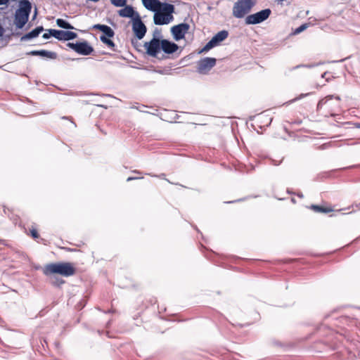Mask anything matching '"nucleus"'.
I'll list each match as a JSON object with an SVG mask.
<instances>
[{
	"label": "nucleus",
	"instance_id": "nucleus-1",
	"mask_svg": "<svg viewBox=\"0 0 360 360\" xmlns=\"http://www.w3.org/2000/svg\"><path fill=\"white\" fill-rule=\"evenodd\" d=\"M153 21L157 25H167L174 20V6L165 3L157 11H154Z\"/></svg>",
	"mask_w": 360,
	"mask_h": 360
},
{
	"label": "nucleus",
	"instance_id": "nucleus-2",
	"mask_svg": "<svg viewBox=\"0 0 360 360\" xmlns=\"http://www.w3.org/2000/svg\"><path fill=\"white\" fill-rule=\"evenodd\" d=\"M32 10L29 0H20L19 8L15 11L14 22L17 28L22 29L27 22Z\"/></svg>",
	"mask_w": 360,
	"mask_h": 360
},
{
	"label": "nucleus",
	"instance_id": "nucleus-3",
	"mask_svg": "<svg viewBox=\"0 0 360 360\" xmlns=\"http://www.w3.org/2000/svg\"><path fill=\"white\" fill-rule=\"evenodd\" d=\"M75 273V267L69 262L52 263L47 264L44 269V274L45 275L58 274L68 277L74 275Z\"/></svg>",
	"mask_w": 360,
	"mask_h": 360
},
{
	"label": "nucleus",
	"instance_id": "nucleus-4",
	"mask_svg": "<svg viewBox=\"0 0 360 360\" xmlns=\"http://www.w3.org/2000/svg\"><path fill=\"white\" fill-rule=\"evenodd\" d=\"M340 101L339 96H335L334 99L333 96H328L319 101L317 110L321 111L323 108L326 114L335 116L340 110Z\"/></svg>",
	"mask_w": 360,
	"mask_h": 360
},
{
	"label": "nucleus",
	"instance_id": "nucleus-5",
	"mask_svg": "<svg viewBox=\"0 0 360 360\" xmlns=\"http://www.w3.org/2000/svg\"><path fill=\"white\" fill-rule=\"evenodd\" d=\"M257 0H237L234 3L232 14L236 18H243L255 6Z\"/></svg>",
	"mask_w": 360,
	"mask_h": 360
},
{
	"label": "nucleus",
	"instance_id": "nucleus-6",
	"mask_svg": "<svg viewBox=\"0 0 360 360\" xmlns=\"http://www.w3.org/2000/svg\"><path fill=\"white\" fill-rule=\"evenodd\" d=\"M271 14V10L270 8H266L257 12L253 14H250L245 18V22L246 25H257L259 24L266 19L269 18Z\"/></svg>",
	"mask_w": 360,
	"mask_h": 360
},
{
	"label": "nucleus",
	"instance_id": "nucleus-7",
	"mask_svg": "<svg viewBox=\"0 0 360 360\" xmlns=\"http://www.w3.org/2000/svg\"><path fill=\"white\" fill-rule=\"evenodd\" d=\"M229 36V32L226 30H221L217 33L203 47L200 52L208 51L211 49L219 45L221 41L225 40Z\"/></svg>",
	"mask_w": 360,
	"mask_h": 360
},
{
	"label": "nucleus",
	"instance_id": "nucleus-8",
	"mask_svg": "<svg viewBox=\"0 0 360 360\" xmlns=\"http://www.w3.org/2000/svg\"><path fill=\"white\" fill-rule=\"evenodd\" d=\"M217 60L214 58L206 57L198 62L197 71L200 74H207L216 65Z\"/></svg>",
	"mask_w": 360,
	"mask_h": 360
},
{
	"label": "nucleus",
	"instance_id": "nucleus-9",
	"mask_svg": "<svg viewBox=\"0 0 360 360\" xmlns=\"http://www.w3.org/2000/svg\"><path fill=\"white\" fill-rule=\"evenodd\" d=\"M132 30L139 39H142L146 35L147 28L140 15L136 16L132 21Z\"/></svg>",
	"mask_w": 360,
	"mask_h": 360
},
{
	"label": "nucleus",
	"instance_id": "nucleus-10",
	"mask_svg": "<svg viewBox=\"0 0 360 360\" xmlns=\"http://www.w3.org/2000/svg\"><path fill=\"white\" fill-rule=\"evenodd\" d=\"M146 53L153 57H156L161 50V40L153 38L150 41L144 43Z\"/></svg>",
	"mask_w": 360,
	"mask_h": 360
},
{
	"label": "nucleus",
	"instance_id": "nucleus-11",
	"mask_svg": "<svg viewBox=\"0 0 360 360\" xmlns=\"http://www.w3.org/2000/svg\"><path fill=\"white\" fill-rule=\"evenodd\" d=\"M190 28V25L188 23L182 22L179 25H174L171 28V32L173 35L174 39L176 41H179L184 38L185 34L187 33Z\"/></svg>",
	"mask_w": 360,
	"mask_h": 360
},
{
	"label": "nucleus",
	"instance_id": "nucleus-12",
	"mask_svg": "<svg viewBox=\"0 0 360 360\" xmlns=\"http://www.w3.org/2000/svg\"><path fill=\"white\" fill-rule=\"evenodd\" d=\"M51 34L54 38L63 41L72 40L77 37V33L68 30H51Z\"/></svg>",
	"mask_w": 360,
	"mask_h": 360
},
{
	"label": "nucleus",
	"instance_id": "nucleus-13",
	"mask_svg": "<svg viewBox=\"0 0 360 360\" xmlns=\"http://www.w3.org/2000/svg\"><path fill=\"white\" fill-rule=\"evenodd\" d=\"M118 14L122 18H130L132 21L136 16L140 15L137 11H134V7L129 5H125L124 8L119 10Z\"/></svg>",
	"mask_w": 360,
	"mask_h": 360
},
{
	"label": "nucleus",
	"instance_id": "nucleus-14",
	"mask_svg": "<svg viewBox=\"0 0 360 360\" xmlns=\"http://www.w3.org/2000/svg\"><path fill=\"white\" fill-rule=\"evenodd\" d=\"M179 49V46L167 39L161 40V50L165 53L172 54L176 52Z\"/></svg>",
	"mask_w": 360,
	"mask_h": 360
},
{
	"label": "nucleus",
	"instance_id": "nucleus-15",
	"mask_svg": "<svg viewBox=\"0 0 360 360\" xmlns=\"http://www.w3.org/2000/svg\"><path fill=\"white\" fill-rule=\"evenodd\" d=\"M94 51L93 47L89 44L84 41L82 42H77L76 52L80 55L89 56Z\"/></svg>",
	"mask_w": 360,
	"mask_h": 360
},
{
	"label": "nucleus",
	"instance_id": "nucleus-16",
	"mask_svg": "<svg viewBox=\"0 0 360 360\" xmlns=\"http://www.w3.org/2000/svg\"><path fill=\"white\" fill-rule=\"evenodd\" d=\"M142 3L146 9L153 12L157 11L165 4L160 0H142Z\"/></svg>",
	"mask_w": 360,
	"mask_h": 360
},
{
	"label": "nucleus",
	"instance_id": "nucleus-17",
	"mask_svg": "<svg viewBox=\"0 0 360 360\" xmlns=\"http://www.w3.org/2000/svg\"><path fill=\"white\" fill-rule=\"evenodd\" d=\"M27 54L31 56H38L50 59H56L57 58V53L56 52L46 50L32 51L27 53Z\"/></svg>",
	"mask_w": 360,
	"mask_h": 360
},
{
	"label": "nucleus",
	"instance_id": "nucleus-18",
	"mask_svg": "<svg viewBox=\"0 0 360 360\" xmlns=\"http://www.w3.org/2000/svg\"><path fill=\"white\" fill-rule=\"evenodd\" d=\"M43 31H44V27L42 26L37 27L35 29L32 30L31 32L23 35L20 38V41H27V40L36 38Z\"/></svg>",
	"mask_w": 360,
	"mask_h": 360
},
{
	"label": "nucleus",
	"instance_id": "nucleus-19",
	"mask_svg": "<svg viewBox=\"0 0 360 360\" xmlns=\"http://www.w3.org/2000/svg\"><path fill=\"white\" fill-rule=\"evenodd\" d=\"M56 24L58 27L66 29V30H73L75 27L70 24L68 21L63 19L58 18L56 20Z\"/></svg>",
	"mask_w": 360,
	"mask_h": 360
},
{
	"label": "nucleus",
	"instance_id": "nucleus-20",
	"mask_svg": "<svg viewBox=\"0 0 360 360\" xmlns=\"http://www.w3.org/2000/svg\"><path fill=\"white\" fill-rule=\"evenodd\" d=\"M311 209L313 210L316 212H323V213H328V212L333 211V210L332 208L323 207L316 205H311Z\"/></svg>",
	"mask_w": 360,
	"mask_h": 360
},
{
	"label": "nucleus",
	"instance_id": "nucleus-21",
	"mask_svg": "<svg viewBox=\"0 0 360 360\" xmlns=\"http://www.w3.org/2000/svg\"><path fill=\"white\" fill-rule=\"evenodd\" d=\"M100 40L105 44H106L108 46L111 48L112 50H115L114 48L115 46V43L108 37H106L104 35H101L100 37Z\"/></svg>",
	"mask_w": 360,
	"mask_h": 360
},
{
	"label": "nucleus",
	"instance_id": "nucleus-22",
	"mask_svg": "<svg viewBox=\"0 0 360 360\" xmlns=\"http://www.w3.org/2000/svg\"><path fill=\"white\" fill-rule=\"evenodd\" d=\"M103 28V30L101 32L104 34V36H105L106 37L110 38L115 35V32L109 26L105 25L104 27Z\"/></svg>",
	"mask_w": 360,
	"mask_h": 360
},
{
	"label": "nucleus",
	"instance_id": "nucleus-23",
	"mask_svg": "<svg viewBox=\"0 0 360 360\" xmlns=\"http://www.w3.org/2000/svg\"><path fill=\"white\" fill-rule=\"evenodd\" d=\"M307 27H308V24H307V23L301 25L300 27H297L296 29H295L293 30L292 34L296 35V34L301 33L302 32L305 30L307 28Z\"/></svg>",
	"mask_w": 360,
	"mask_h": 360
},
{
	"label": "nucleus",
	"instance_id": "nucleus-24",
	"mask_svg": "<svg viewBox=\"0 0 360 360\" xmlns=\"http://www.w3.org/2000/svg\"><path fill=\"white\" fill-rule=\"evenodd\" d=\"M111 4L117 7H122L127 4V0H110Z\"/></svg>",
	"mask_w": 360,
	"mask_h": 360
},
{
	"label": "nucleus",
	"instance_id": "nucleus-25",
	"mask_svg": "<svg viewBox=\"0 0 360 360\" xmlns=\"http://www.w3.org/2000/svg\"><path fill=\"white\" fill-rule=\"evenodd\" d=\"M153 38L160 39V37L161 36L160 30L158 28H155L153 31Z\"/></svg>",
	"mask_w": 360,
	"mask_h": 360
},
{
	"label": "nucleus",
	"instance_id": "nucleus-26",
	"mask_svg": "<svg viewBox=\"0 0 360 360\" xmlns=\"http://www.w3.org/2000/svg\"><path fill=\"white\" fill-rule=\"evenodd\" d=\"M30 233H31V236L34 239L38 238L39 237V235L37 231L34 229H32V230H30Z\"/></svg>",
	"mask_w": 360,
	"mask_h": 360
},
{
	"label": "nucleus",
	"instance_id": "nucleus-27",
	"mask_svg": "<svg viewBox=\"0 0 360 360\" xmlns=\"http://www.w3.org/2000/svg\"><path fill=\"white\" fill-rule=\"evenodd\" d=\"M67 46H68L69 48L72 49V50H74L76 52L77 46V43L69 42V43L67 44Z\"/></svg>",
	"mask_w": 360,
	"mask_h": 360
},
{
	"label": "nucleus",
	"instance_id": "nucleus-28",
	"mask_svg": "<svg viewBox=\"0 0 360 360\" xmlns=\"http://www.w3.org/2000/svg\"><path fill=\"white\" fill-rule=\"evenodd\" d=\"M105 25L96 24L94 25V28L96 30H99L100 31H103Z\"/></svg>",
	"mask_w": 360,
	"mask_h": 360
},
{
	"label": "nucleus",
	"instance_id": "nucleus-29",
	"mask_svg": "<svg viewBox=\"0 0 360 360\" xmlns=\"http://www.w3.org/2000/svg\"><path fill=\"white\" fill-rule=\"evenodd\" d=\"M51 29H49L48 31H49V33H44L43 35H42V37L45 39H48L50 38L51 36H52V34H51Z\"/></svg>",
	"mask_w": 360,
	"mask_h": 360
},
{
	"label": "nucleus",
	"instance_id": "nucleus-30",
	"mask_svg": "<svg viewBox=\"0 0 360 360\" xmlns=\"http://www.w3.org/2000/svg\"><path fill=\"white\" fill-rule=\"evenodd\" d=\"M316 65H297V66L295 67L294 69L298 68L300 67L313 68V67H315Z\"/></svg>",
	"mask_w": 360,
	"mask_h": 360
},
{
	"label": "nucleus",
	"instance_id": "nucleus-31",
	"mask_svg": "<svg viewBox=\"0 0 360 360\" xmlns=\"http://www.w3.org/2000/svg\"><path fill=\"white\" fill-rule=\"evenodd\" d=\"M5 32V30L3 26L0 24V37H2Z\"/></svg>",
	"mask_w": 360,
	"mask_h": 360
},
{
	"label": "nucleus",
	"instance_id": "nucleus-32",
	"mask_svg": "<svg viewBox=\"0 0 360 360\" xmlns=\"http://www.w3.org/2000/svg\"><path fill=\"white\" fill-rule=\"evenodd\" d=\"M10 0H0V5H6Z\"/></svg>",
	"mask_w": 360,
	"mask_h": 360
},
{
	"label": "nucleus",
	"instance_id": "nucleus-33",
	"mask_svg": "<svg viewBox=\"0 0 360 360\" xmlns=\"http://www.w3.org/2000/svg\"><path fill=\"white\" fill-rule=\"evenodd\" d=\"M307 95H308V94H301V95L299 96V98H297L294 99L293 101H297V100H298V99H300V98H304V96H306Z\"/></svg>",
	"mask_w": 360,
	"mask_h": 360
},
{
	"label": "nucleus",
	"instance_id": "nucleus-34",
	"mask_svg": "<svg viewBox=\"0 0 360 360\" xmlns=\"http://www.w3.org/2000/svg\"><path fill=\"white\" fill-rule=\"evenodd\" d=\"M136 178H134V176H129L127 179V181H132V180H135Z\"/></svg>",
	"mask_w": 360,
	"mask_h": 360
},
{
	"label": "nucleus",
	"instance_id": "nucleus-35",
	"mask_svg": "<svg viewBox=\"0 0 360 360\" xmlns=\"http://www.w3.org/2000/svg\"><path fill=\"white\" fill-rule=\"evenodd\" d=\"M258 118H259V120H263V119H264V118L267 119V117H266V116H264V115H260V116H259V117H258Z\"/></svg>",
	"mask_w": 360,
	"mask_h": 360
},
{
	"label": "nucleus",
	"instance_id": "nucleus-36",
	"mask_svg": "<svg viewBox=\"0 0 360 360\" xmlns=\"http://www.w3.org/2000/svg\"><path fill=\"white\" fill-rule=\"evenodd\" d=\"M281 162V161H279L278 162H276V161L274 160V164L275 165H280Z\"/></svg>",
	"mask_w": 360,
	"mask_h": 360
},
{
	"label": "nucleus",
	"instance_id": "nucleus-37",
	"mask_svg": "<svg viewBox=\"0 0 360 360\" xmlns=\"http://www.w3.org/2000/svg\"><path fill=\"white\" fill-rule=\"evenodd\" d=\"M297 196L302 198H303V194L302 193H297Z\"/></svg>",
	"mask_w": 360,
	"mask_h": 360
},
{
	"label": "nucleus",
	"instance_id": "nucleus-38",
	"mask_svg": "<svg viewBox=\"0 0 360 360\" xmlns=\"http://www.w3.org/2000/svg\"><path fill=\"white\" fill-rule=\"evenodd\" d=\"M37 14V8H36V9H35V11H34V15L33 18H34L36 17Z\"/></svg>",
	"mask_w": 360,
	"mask_h": 360
},
{
	"label": "nucleus",
	"instance_id": "nucleus-39",
	"mask_svg": "<svg viewBox=\"0 0 360 360\" xmlns=\"http://www.w3.org/2000/svg\"><path fill=\"white\" fill-rule=\"evenodd\" d=\"M165 174H162L159 176V177L163 179L165 177Z\"/></svg>",
	"mask_w": 360,
	"mask_h": 360
},
{
	"label": "nucleus",
	"instance_id": "nucleus-40",
	"mask_svg": "<svg viewBox=\"0 0 360 360\" xmlns=\"http://www.w3.org/2000/svg\"><path fill=\"white\" fill-rule=\"evenodd\" d=\"M134 178H136V179H142V177H139V176H134Z\"/></svg>",
	"mask_w": 360,
	"mask_h": 360
},
{
	"label": "nucleus",
	"instance_id": "nucleus-41",
	"mask_svg": "<svg viewBox=\"0 0 360 360\" xmlns=\"http://www.w3.org/2000/svg\"><path fill=\"white\" fill-rule=\"evenodd\" d=\"M240 200H236L235 202H236V201H240ZM234 202V201H229V203H231V202Z\"/></svg>",
	"mask_w": 360,
	"mask_h": 360
},
{
	"label": "nucleus",
	"instance_id": "nucleus-42",
	"mask_svg": "<svg viewBox=\"0 0 360 360\" xmlns=\"http://www.w3.org/2000/svg\"><path fill=\"white\" fill-rule=\"evenodd\" d=\"M63 119H67V120H69V117H63Z\"/></svg>",
	"mask_w": 360,
	"mask_h": 360
},
{
	"label": "nucleus",
	"instance_id": "nucleus-43",
	"mask_svg": "<svg viewBox=\"0 0 360 360\" xmlns=\"http://www.w3.org/2000/svg\"><path fill=\"white\" fill-rule=\"evenodd\" d=\"M271 121H272V119H271V118H270V119H269V124H269L271 123Z\"/></svg>",
	"mask_w": 360,
	"mask_h": 360
}]
</instances>
